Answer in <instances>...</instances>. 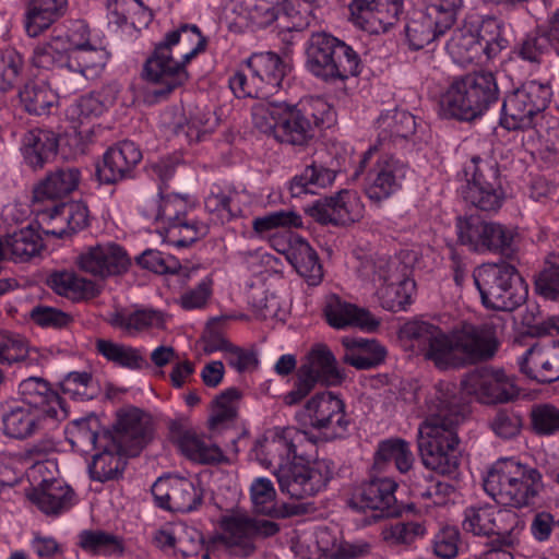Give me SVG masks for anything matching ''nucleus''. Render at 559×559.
<instances>
[{
  "label": "nucleus",
  "instance_id": "nucleus-22",
  "mask_svg": "<svg viewBox=\"0 0 559 559\" xmlns=\"http://www.w3.org/2000/svg\"><path fill=\"white\" fill-rule=\"evenodd\" d=\"M76 263L80 270L106 278L126 273L131 260L123 247L106 242L86 248L78 255Z\"/></svg>",
  "mask_w": 559,
  "mask_h": 559
},
{
  "label": "nucleus",
  "instance_id": "nucleus-36",
  "mask_svg": "<svg viewBox=\"0 0 559 559\" xmlns=\"http://www.w3.org/2000/svg\"><path fill=\"white\" fill-rule=\"evenodd\" d=\"M246 67L250 74L255 75L258 82L263 84V88H266L269 94L281 86L288 70V66L282 58L272 51L251 55L246 62Z\"/></svg>",
  "mask_w": 559,
  "mask_h": 559
},
{
  "label": "nucleus",
  "instance_id": "nucleus-32",
  "mask_svg": "<svg viewBox=\"0 0 559 559\" xmlns=\"http://www.w3.org/2000/svg\"><path fill=\"white\" fill-rule=\"evenodd\" d=\"M59 145L55 132L44 129H33L24 133L21 152L24 162L33 169H41L57 154Z\"/></svg>",
  "mask_w": 559,
  "mask_h": 559
},
{
  "label": "nucleus",
  "instance_id": "nucleus-12",
  "mask_svg": "<svg viewBox=\"0 0 559 559\" xmlns=\"http://www.w3.org/2000/svg\"><path fill=\"white\" fill-rule=\"evenodd\" d=\"M504 44L498 24L491 20L483 22L477 32L454 31L447 43V50L455 62L464 64L479 61L483 55L488 59L497 56Z\"/></svg>",
  "mask_w": 559,
  "mask_h": 559
},
{
  "label": "nucleus",
  "instance_id": "nucleus-57",
  "mask_svg": "<svg viewBox=\"0 0 559 559\" xmlns=\"http://www.w3.org/2000/svg\"><path fill=\"white\" fill-rule=\"evenodd\" d=\"M60 217L67 228L47 230L46 234L63 238L84 229L88 225V209L83 202L64 203L53 209L52 219Z\"/></svg>",
  "mask_w": 559,
  "mask_h": 559
},
{
  "label": "nucleus",
  "instance_id": "nucleus-62",
  "mask_svg": "<svg viewBox=\"0 0 559 559\" xmlns=\"http://www.w3.org/2000/svg\"><path fill=\"white\" fill-rule=\"evenodd\" d=\"M79 545L93 555L116 556L123 552L122 540L104 531H83L80 534Z\"/></svg>",
  "mask_w": 559,
  "mask_h": 559
},
{
  "label": "nucleus",
  "instance_id": "nucleus-20",
  "mask_svg": "<svg viewBox=\"0 0 559 559\" xmlns=\"http://www.w3.org/2000/svg\"><path fill=\"white\" fill-rule=\"evenodd\" d=\"M463 530L477 536L513 534L524 524L516 512L491 504L472 506L465 509Z\"/></svg>",
  "mask_w": 559,
  "mask_h": 559
},
{
  "label": "nucleus",
  "instance_id": "nucleus-31",
  "mask_svg": "<svg viewBox=\"0 0 559 559\" xmlns=\"http://www.w3.org/2000/svg\"><path fill=\"white\" fill-rule=\"evenodd\" d=\"M324 316L328 323L335 329L358 326L367 331H374L380 325V321L367 309L347 302L336 295H331L326 299Z\"/></svg>",
  "mask_w": 559,
  "mask_h": 559
},
{
  "label": "nucleus",
  "instance_id": "nucleus-54",
  "mask_svg": "<svg viewBox=\"0 0 559 559\" xmlns=\"http://www.w3.org/2000/svg\"><path fill=\"white\" fill-rule=\"evenodd\" d=\"M534 288L545 300L559 301V252L545 255L542 269L534 275Z\"/></svg>",
  "mask_w": 559,
  "mask_h": 559
},
{
  "label": "nucleus",
  "instance_id": "nucleus-14",
  "mask_svg": "<svg viewBox=\"0 0 559 559\" xmlns=\"http://www.w3.org/2000/svg\"><path fill=\"white\" fill-rule=\"evenodd\" d=\"M108 58L109 53L105 48L93 46L87 40H76V33H73L68 56V71L71 76L61 82L60 91L71 95L83 90L86 80L100 74Z\"/></svg>",
  "mask_w": 559,
  "mask_h": 559
},
{
  "label": "nucleus",
  "instance_id": "nucleus-52",
  "mask_svg": "<svg viewBox=\"0 0 559 559\" xmlns=\"http://www.w3.org/2000/svg\"><path fill=\"white\" fill-rule=\"evenodd\" d=\"M411 272H405V276L393 278L378 288V295L384 309L397 312L404 310L412 302V296L415 292V281L409 277Z\"/></svg>",
  "mask_w": 559,
  "mask_h": 559
},
{
  "label": "nucleus",
  "instance_id": "nucleus-38",
  "mask_svg": "<svg viewBox=\"0 0 559 559\" xmlns=\"http://www.w3.org/2000/svg\"><path fill=\"white\" fill-rule=\"evenodd\" d=\"M108 323L115 329L134 335L151 328H163L165 316L153 308H136L132 311L121 309L110 314Z\"/></svg>",
  "mask_w": 559,
  "mask_h": 559
},
{
  "label": "nucleus",
  "instance_id": "nucleus-55",
  "mask_svg": "<svg viewBox=\"0 0 559 559\" xmlns=\"http://www.w3.org/2000/svg\"><path fill=\"white\" fill-rule=\"evenodd\" d=\"M116 93L110 86L103 87L97 92H92L78 99L71 107L72 117L81 121L102 116L109 107L115 104Z\"/></svg>",
  "mask_w": 559,
  "mask_h": 559
},
{
  "label": "nucleus",
  "instance_id": "nucleus-43",
  "mask_svg": "<svg viewBox=\"0 0 559 559\" xmlns=\"http://www.w3.org/2000/svg\"><path fill=\"white\" fill-rule=\"evenodd\" d=\"M286 258L296 272L310 285H317L323 277L322 265L316 250L302 238H296L287 249Z\"/></svg>",
  "mask_w": 559,
  "mask_h": 559
},
{
  "label": "nucleus",
  "instance_id": "nucleus-17",
  "mask_svg": "<svg viewBox=\"0 0 559 559\" xmlns=\"http://www.w3.org/2000/svg\"><path fill=\"white\" fill-rule=\"evenodd\" d=\"M307 433L294 427H286L271 437L258 439L252 448V453L257 461L266 468L287 467L299 454L300 447L306 442Z\"/></svg>",
  "mask_w": 559,
  "mask_h": 559
},
{
  "label": "nucleus",
  "instance_id": "nucleus-3",
  "mask_svg": "<svg viewBox=\"0 0 559 559\" xmlns=\"http://www.w3.org/2000/svg\"><path fill=\"white\" fill-rule=\"evenodd\" d=\"M206 48V38L194 24H182L165 34L145 60L141 76L154 102L167 99L190 79L187 64Z\"/></svg>",
  "mask_w": 559,
  "mask_h": 559
},
{
  "label": "nucleus",
  "instance_id": "nucleus-8",
  "mask_svg": "<svg viewBox=\"0 0 559 559\" xmlns=\"http://www.w3.org/2000/svg\"><path fill=\"white\" fill-rule=\"evenodd\" d=\"M473 280L487 309L513 311L527 298V285L510 263H484L474 270Z\"/></svg>",
  "mask_w": 559,
  "mask_h": 559
},
{
  "label": "nucleus",
  "instance_id": "nucleus-25",
  "mask_svg": "<svg viewBox=\"0 0 559 559\" xmlns=\"http://www.w3.org/2000/svg\"><path fill=\"white\" fill-rule=\"evenodd\" d=\"M407 169L403 160L392 155H381L365 179L367 197L376 203L391 197L401 189Z\"/></svg>",
  "mask_w": 559,
  "mask_h": 559
},
{
  "label": "nucleus",
  "instance_id": "nucleus-26",
  "mask_svg": "<svg viewBox=\"0 0 559 559\" xmlns=\"http://www.w3.org/2000/svg\"><path fill=\"white\" fill-rule=\"evenodd\" d=\"M222 540L228 546H237L246 556L255 550V537H270L280 531L277 523L269 520H257L246 515H234L222 523Z\"/></svg>",
  "mask_w": 559,
  "mask_h": 559
},
{
  "label": "nucleus",
  "instance_id": "nucleus-53",
  "mask_svg": "<svg viewBox=\"0 0 559 559\" xmlns=\"http://www.w3.org/2000/svg\"><path fill=\"white\" fill-rule=\"evenodd\" d=\"M209 234L207 224L185 216L179 222L167 225L165 240L176 248H187Z\"/></svg>",
  "mask_w": 559,
  "mask_h": 559
},
{
  "label": "nucleus",
  "instance_id": "nucleus-7",
  "mask_svg": "<svg viewBox=\"0 0 559 559\" xmlns=\"http://www.w3.org/2000/svg\"><path fill=\"white\" fill-rule=\"evenodd\" d=\"M550 87L537 81H527L508 93L503 99L500 126L508 131L534 129L537 133L551 128L546 114L550 102Z\"/></svg>",
  "mask_w": 559,
  "mask_h": 559
},
{
  "label": "nucleus",
  "instance_id": "nucleus-6",
  "mask_svg": "<svg viewBox=\"0 0 559 559\" xmlns=\"http://www.w3.org/2000/svg\"><path fill=\"white\" fill-rule=\"evenodd\" d=\"M306 57L309 72L330 83L357 76L362 68L360 56L352 46L325 32L311 34Z\"/></svg>",
  "mask_w": 559,
  "mask_h": 559
},
{
  "label": "nucleus",
  "instance_id": "nucleus-18",
  "mask_svg": "<svg viewBox=\"0 0 559 559\" xmlns=\"http://www.w3.org/2000/svg\"><path fill=\"white\" fill-rule=\"evenodd\" d=\"M397 483L390 477H372L357 485L350 493L347 504L358 512L377 511L376 519L400 514L395 497Z\"/></svg>",
  "mask_w": 559,
  "mask_h": 559
},
{
  "label": "nucleus",
  "instance_id": "nucleus-1",
  "mask_svg": "<svg viewBox=\"0 0 559 559\" xmlns=\"http://www.w3.org/2000/svg\"><path fill=\"white\" fill-rule=\"evenodd\" d=\"M400 336L440 371L456 370L492 359L500 346L497 326L485 322H463L451 332L423 320H411L400 329Z\"/></svg>",
  "mask_w": 559,
  "mask_h": 559
},
{
  "label": "nucleus",
  "instance_id": "nucleus-39",
  "mask_svg": "<svg viewBox=\"0 0 559 559\" xmlns=\"http://www.w3.org/2000/svg\"><path fill=\"white\" fill-rule=\"evenodd\" d=\"M346 348L343 360L358 370H369L379 366L385 358V348L376 340L344 337Z\"/></svg>",
  "mask_w": 559,
  "mask_h": 559
},
{
  "label": "nucleus",
  "instance_id": "nucleus-59",
  "mask_svg": "<svg viewBox=\"0 0 559 559\" xmlns=\"http://www.w3.org/2000/svg\"><path fill=\"white\" fill-rule=\"evenodd\" d=\"M336 171L313 162L308 165L304 171L295 176L290 183L293 197H299L302 193H313V187L324 188L331 185L335 179Z\"/></svg>",
  "mask_w": 559,
  "mask_h": 559
},
{
  "label": "nucleus",
  "instance_id": "nucleus-2",
  "mask_svg": "<svg viewBox=\"0 0 559 559\" xmlns=\"http://www.w3.org/2000/svg\"><path fill=\"white\" fill-rule=\"evenodd\" d=\"M426 418L418 428V450L423 464L441 475H454L461 450L456 427L468 413L457 386L451 382L435 385L426 402Z\"/></svg>",
  "mask_w": 559,
  "mask_h": 559
},
{
  "label": "nucleus",
  "instance_id": "nucleus-29",
  "mask_svg": "<svg viewBox=\"0 0 559 559\" xmlns=\"http://www.w3.org/2000/svg\"><path fill=\"white\" fill-rule=\"evenodd\" d=\"M415 260L416 254L407 250H402L394 257L373 253L361 261L359 272L364 278L378 283L381 287L390 281L393 282V278L405 276V272H411Z\"/></svg>",
  "mask_w": 559,
  "mask_h": 559
},
{
  "label": "nucleus",
  "instance_id": "nucleus-60",
  "mask_svg": "<svg viewBox=\"0 0 559 559\" xmlns=\"http://www.w3.org/2000/svg\"><path fill=\"white\" fill-rule=\"evenodd\" d=\"M251 501L254 511L265 515L292 516L299 513L298 506L289 507L285 512L278 514L274 509L276 491L272 481L267 478H257L250 487Z\"/></svg>",
  "mask_w": 559,
  "mask_h": 559
},
{
  "label": "nucleus",
  "instance_id": "nucleus-27",
  "mask_svg": "<svg viewBox=\"0 0 559 559\" xmlns=\"http://www.w3.org/2000/svg\"><path fill=\"white\" fill-rule=\"evenodd\" d=\"M306 212L320 224L344 225L360 217L361 204L355 191L341 190L317 200Z\"/></svg>",
  "mask_w": 559,
  "mask_h": 559
},
{
  "label": "nucleus",
  "instance_id": "nucleus-21",
  "mask_svg": "<svg viewBox=\"0 0 559 559\" xmlns=\"http://www.w3.org/2000/svg\"><path fill=\"white\" fill-rule=\"evenodd\" d=\"M112 441L120 451L130 456L138 455L151 441L153 423L150 415L136 407L118 412L114 429L110 430Z\"/></svg>",
  "mask_w": 559,
  "mask_h": 559
},
{
  "label": "nucleus",
  "instance_id": "nucleus-47",
  "mask_svg": "<svg viewBox=\"0 0 559 559\" xmlns=\"http://www.w3.org/2000/svg\"><path fill=\"white\" fill-rule=\"evenodd\" d=\"M97 449L100 452L93 456L88 466L92 479L105 483L119 478L124 471L129 455L124 451H120L117 443Z\"/></svg>",
  "mask_w": 559,
  "mask_h": 559
},
{
  "label": "nucleus",
  "instance_id": "nucleus-45",
  "mask_svg": "<svg viewBox=\"0 0 559 559\" xmlns=\"http://www.w3.org/2000/svg\"><path fill=\"white\" fill-rule=\"evenodd\" d=\"M176 444L187 459L200 464H216L224 457L217 445L193 430L178 431Z\"/></svg>",
  "mask_w": 559,
  "mask_h": 559
},
{
  "label": "nucleus",
  "instance_id": "nucleus-16",
  "mask_svg": "<svg viewBox=\"0 0 559 559\" xmlns=\"http://www.w3.org/2000/svg\"><path fill=\"white\" fill-rule=\"evenodd\" d=\"M464 391L486 405L503 404L519 395L514 380L503 369L481 367L469 372L462 381Z\"/></svg>",
  "mask_w": 559,
  "mask_h": 559
},
{
  "label": "nucleus",
  "instance_id": "nucleus-33",
  "mask_svg": "<svg viewBox=\"0 0 559 559\" xmlns=\"http://www.w3.org/2000/svg\"><path fill=\"white\" fill-rule=\"evenodd\" d=\"M67 0H26L24 27L29 37H37L67 11Z\"/></svg>",
  "mask_w": 559,
  "mask_h": 559
},
{
  "label": "nucleus",
  "instance_id": "nucleus-10",
  "mask_svg": "<svg viewBox=\"0 0 559 559\" xmlns=\"http://www.w3.org/2000/svg\"><path fill=\"white\" fill-rule=\"evenodd\" d=\"M466 185L462 188L464 201L483 212H497L503 204L499 165L493 158L473 156L464 168Z\"/></svg>",
  "mask_w": 559,
  "mask_h": 559
},
{
  "label": "nucleus",
  "instance_id": "nucleus-42",
  "mask_svg": "<svg viewBox=\"0 0 559 559\" xmlns=\"http://www.w3.org/2000/svg\"><path fill=\"white\" fill-rule=\"evenodd\" d=\"M81 173L75 167H61L50 171L34 190L37 201L59 199L73 192L80 182Z\"/></svg>",
  "mask_w": 559,
  "mask_h": 559
},
{
  "label": "nucleus",
  "instance_id": "nucleus-23",
  "mask_svg": "<svg viewBox=\"0 0 559 559\" xmlns=\"http://www.w3.org/2000/svg\"><path fill=\"white\" fill-rule=\"evenodd\" d=\"M404 0H353L349 11L353 23L370 34H381L399 19Z\"/></svg>",
  "mask_w": 559,
  "mask_h": 559
},
{
  "label": "nucleus",
  "instance_id": "nucleus-49",
  "mask_svg": "<svg viewBox=\"0 0 559 559\" xmlns=\"http://www.w3.org/2000/svg\"><path fill=\"white\" fill-rule=\"evenodd\" d=\"M70 37L52 36L49 40L38 43L33 51L32 64L38 69L52 70L57 67L68 68Z\"/></svg>",
  "mask_w": 559,
  "mask_h": 559
},
{
  "label": "nucleus",
  "instance_id": "nucleus-28",
  "mask_svg": "<svg viewBox=\"0 0 559 559\" xmlns=\"http://www.w3.org/2000/svg\"><path fill=\"white\" fill-rule=\"evenodd\" d=\"M519 365L524 374L539 383L559 380V340L531 346Z\"/></svg>",
  "mask_w": 559,
  "mask_h": 559
},
{
  "label": "nucleus",
  "instance_id": "nucleus-44",
  "mask_svg": "<svg viewBox=\"0 0 559 559\" xmlns=\"http://www.w3.org/2000/svg\"><path fill=\"white\" fill-rule=\"evenodd\" d=\"M391 462H394L396 469L407 473L414 463V455L409 443L401 438H390L378 443L373 455V469L384 471Z\"/></svg>",
  "mask_w": 559,
  "mask_h": 559
},
{
  "label": "nucleus",
  "instance_id": "nucleus-35",
  "mask_svg": "<svg viewBox=\"0 0 559 559\" xmlns=\"http://www.w3.org/2000/svg\"><path fill=\"white\" fill-rule=\"evenodd\" d=\"M298 371H304L309 376L313 383L322 382L326 385L340 384L344 377L336 366V359L333 353L325 345H317L307 356Z\"/></svg>",
  "mask_w": 559,
  "mask_h": 559
},
{
  "label": "nucleus",
  "instance_id": "nucleus-37",
  "mask_svg": "<svg viewBox=\"0 0 559 559\" xmlns=\"http://www.w3.org/2000/svg\"><path fill=\"white\" fill-rule=\"evenodd\" d=\"M47 283L58 295L73 301L93 299L100 294V288L95 282L84 278L73 271L55 272L48 277Z\"/></svg>",
  "mask_w": 559,
  "mask_h": 559
},
{
  "label": "nucleus",
  "instance_id": "nucleus-5",
  "mask_svg": "<svg viewBox=\"0 0 559 559\" xmlns=\"http://www.w3.org/2000/svg\"><path fill=\"white\" fill-rule=\"evenodd\" d=\"M499 99V88L491 72H473L455 78L440 98L445 118L472 121L483 116Z\"/></svg>",
  "mask_w": 559,
  "mask_h": 559
},
{
  "label": "nucleus",
  "instance_id": "nucleus-4",
  "mask_svg": "<svg viewBox=\"0 0 559 559\" xmlns=\"http://www.w3.org/2000/svg\"><path fill=\"white\" fill-rule=\"evenodd\" d=\"M484 489L500 506L528 508L544 490L543 475L536 467L503 457L488 471Z\"/></svg>",
  "mask_w": 559,
  "mask_h": 559
},
{
  "label": "nucleus",
  "instance_id": "nucleus-11",
  "mask_svg": "<svg viewBox=\"0 0 559 559\" xmlns=\"http://www.w3.org/2000/svg\"><path fill=\"white\" fill-rule=\"evenodd\" d=\"M457 12L445 7L440 0L414 9L405 24L407 43L413 50H419L438 40L455 24Z\"/></svg>",
  "mask_w": 559,
  "mask_h": 559
},
{
  "label": "nucleus",
  "instance_id": "nucleus-40",
  "mask_svg": "<svg viewBox=\"0 0 559 559\" xmlns=\"http://www.w3.org/2000/svg\"><path fill=\"white\" fill-rule=\"evenodd\" d=\"M555 51L559 56V28L551 25L547 29L537 28L519 43L516 52L520 58L539 64L544 55Z\"/></svg>",
  "mask_w": 559,
  "mask_h": 559
},
{
  "label": "nucleus",
  "instance_id": "nucleus-13",
  "mask_svg": "<svg viewBox=\"0 0 559 559\" xmlns=\"http://www.w3.org/2000/svg\"><path fill=\"white\" fill-rule=\"evenodd\" d=\"M335 464L329 459L316 460L311 465L292 462L274 472L280 489L294 499H305L318 493L332 479Z\"/></svg>",
  "mask_w": 559,
  "mask_h": 559
},
{
  "label": "nucleus",
  "instance_id": "nucleus-30",
  "mask_svg": "<svg viewBox=\"0 0 559 559\" xmlns=\"http://www.w3.org/2000/svg\"><path fill=\"white\" fill-rule=\"evenodd\" d=\"M51 418L20 402L9 405L2 414L3 432L10 438L25 440L44 430Z\"/></svg>",
  "mask_w": 559,
  "mask_h": 559
},
{
  "label": "nucleus",
  "instance_id": "nucleus-63",
  "mask_svg": "<svg viewBox=\"0 0 559 559\" xmlns=\"http://www.w3.org/2000/svg\"><path fill=\"white\" fill-rule=\"evenodd\" d=\"M427 530L420 522H395L382 530V538L390 546H409L425 536Z\"/></svg>",
  "mask_w": 559,
  "mask_h": 559
},
{
  "label": "nucleus",
  "instance_id": "nucleus-46",
  "mask_svg": "<svg viewBox=\"0 0 559 559\" xmlns=\"http://www.w3.org/2000/svg\"><path fill=\"white\" fill-rule=\"evenodd\" d=\"M67 432L70 442L82 448L107 447L112 441L110 430L102 428L100 421L95 415L73 420Z\"/></svg>",
  "mask_w": 559,
  "mask_h": 559
},
{
  "label": "nucleus",
  "instance_id": "nucleus-48",
  "mask_svg": "<svg viewBox=\"0 0 559 559\" xmlns=\"http://www.w3.org/2000/svg\"><path fill=\"white\" fill-rule=\"evenodd\" d=\"M379 140L381 142L396 143L406 140L416 130L415 117L405 110H389L382 114L378 120Z\"/></svg>",
  "mask_w": 559,
  "mask_h": 559
},
{
  "label": "nucleus",
  "instance_id": "nucleus-9",
  "mask_svg": "<svg viewBox=\"0 0 559 559\" xmlns=\"http://www.w3.org/2000/svg\"><path fill=\"white\" fill-rule=\"evenodd\" d=\"M334 116L332 106L321 97L304 99L297 104L283 102L276 140L294 146H306L316 136L318 129L333 123Z\"/></svg>",
  "mask_w": 559,
  "mask_h": 559
},
{
  "label": "nucleus",
  "instance_id": "nucleus-64",
  "mask_svg": "<svg viewBox=\"0 0 559 559\" xmlns=\"http://www.w3.org/2000/svg\"><path fill=\"white\" fill-rule=\"evenodd\" d=\"M302 226L301 216L295 211L280 210L255 217L252 228L257 235H265L277 228H299Z\"/></svg>",
  "mask_w": 559,
  "mask_h": 559
},
{
  "label": "nucleus",
  "instance_id": "nucleus-34",
  "mask_svg": "<svg viewBox=\"0 0 559 559\" xmlns=\"http://www.w3.org/2000/svg\"><path fill=\"white\" fill-rule=\"evenodd\" d=\"M19 393L21 396L20 403L43 412L51 418L52 424L56 423L59 396L46 380L38 377H29L20 383Z\"/></svg>",
  "mask_w": 559,
  "mask_h": 559
},
{
  "label": "nucleus",
  "instance_id": "nucleus-58",
  "mask_svg": "<svg viewBox=\"0 0 559 559\" xmlns=\"http://www.w3.org/2000/svg\"><path fill=\"white\" fill-rule=\"evenodd\" d=\"M41 247V238L32 227L21 228L5 237V249L14 261H28L39 253Z\"/></svg>",
  "mask_w": 559,
  "mask_h": 559
},
{
  "label": "nucleus",
  "instance_id": "nucleus-61",
  "mask_svg": "<svg viewBox=\"0 0 559 559\" xmlns=\"http://www.w3.org/2000/svg\"><path fill=\"white\" fill-rule=\"evenodd\" d=\"M236 197L235 190L214 186L204 200L205 210L215 215L219 223H228L240 213L239 206L235 203Z\"/></svg>",
  "mask_w": 559,
  "mask_h": 559
},
{
  "label": "nucleus",
  "instance_id": "nucleus-50",
  "mask_svg": "<svg viewBox=\"0 0 559 559\" xmlns=\"http://www.w3.org/2000/svg\"><path fill=\"white\" fill-rule=\"evenodd\" d=\"M19 95L24 109L31 115H50L58 105V94L45 82L25 84Z\"/></svg>",
  "mask_w": 559,
  "mask_h": 559
},
{
  "label": "nucleus",
  "instance_id": "nucleus-24",
  "mask_svg": "<svg viewBox=\"0 0 559 559\" xmlns=\"http://www.w3.org/2000/svg\"><path fill=\"white\" fill-rule=\"evenodd\" d=\"M140 147L124 140L109 147L103 155V162L96 165V177L100 183L114 185L134 177V170L142 160Z\"/></svg>",
  "mask_w": 559,
  "mask_h": 559
},
{
  "label": "nucleus",
  "instance_id": "nucleus-15",
  "mask_svg": "<svg viewBox=\"0 0 559 559\" xmlns=\"http://www.w3.org/2000/svg\"><path fill=\"white\" fill-rule=\"evenodd\" d=\"M304 416L312 428L321 431L325 440L345 438L352 425L343 400L329 391L317 393L308 400Z\"/></svg>",
  "mask_w": 559,
  "mask_h": 559
},
{
  "label": "nucleus",
  "instance_id": "nucleus-56",
  "mask_svg": "<svg viewBox=\"0 0 559 559\" xmlns=\"http://www.w3.org/2000/svg\"><path fill=\"white\" fill-rule=\"evenodd\" d=\"M491 222L478 216L459 217L456 219V234L461 245L475 252H486V241Z\"/></svg>",
  "mask_w": 559,
  "mask_h": 559
},
{
  "label": "nucleus",
  "instance_id": "nucleus-41",
  "mask_svg": "<svg viewBox=\"0 0 559 559\" xmlns=\"http://www.w3.org/2000/svg\"><path fill=\"white\" fill-rule=\"evenodd\" d=\"M31 501L47 515H58L73 506L74 492L68 485L51 481L34 489Z\"/></svg>",
  "mask_w": 559,
  "mask_h": 559
},
{
  "label": "nucleus",
  "instance_id": "nucleus-19",
  "mask_svg": "<svg viewBox=\"0 0 559 559\" xmlns=\"http://www.w3.org/2000/svg\"><path fill=\"white\" fill-rule=\"evenodd\" d=\"M158 507L181 513L197 510L203 502V488L199 480L180 476L159 477L152 486Z\"/></svg>",
  "mask_w": 559,
  "mask_h": 559
},
{
  "label": "nucleus",
  "instance_id": "nucleus-51",
  "mask_svg": "<svg viewBox=\"0 0 559 559\" xmlns=\"http://www.w3.org/2000/svg\"><path fill=\"white\" fill-rule=\"evenodd\" d=\"M97 352L108 361L131 370H141L148 366L141 349L109 340L96 341Z\"/></svg>",
  "mask_w": 559,
  "mask_h": 559
}]
</instances>
